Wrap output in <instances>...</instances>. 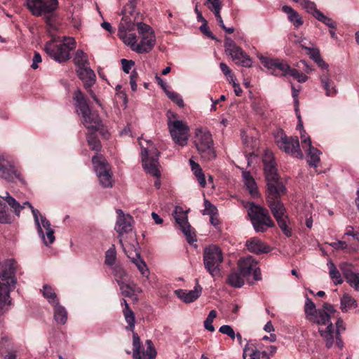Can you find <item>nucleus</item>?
I'll list each match as a JSON object with an SVG mask.
<instances>
[{"instance_id": "1", "label": "nucleus", "mask_w": 359, "mask_h": 359, "mask_svg": "<svg viewBox=\"0 0 359 359\" xmlns=\"http://www.w3.org/2000/svg\"><path fill=\"white\" fill-rule=\"evenodd\" d=\"M16 270V262L13 259H6L0 273V315L8 311L12 304L10 293L17 283Z\"/></svg>"}, {"instance_id": "2", "label": "nucleus", "mask_w": 359, "mask_h": 359, "mask_svg": "<svg viewBox=\"0 0 359 359\" xmlns=\"http://www.w3.org/2000/svg\"><path fill=\"white\" fill-rule=\"evenodd\" d=\"M286 190L283 188L279 191L266 192V201L271 214L276 219L277 224L283 233L287 237L292 236L291 229L288 226L289 219L287 210L280 201V198L286 194Z\"/></svg>"}, {"instance_id": "3", "label": "nucleus", "mask_w": 359, "mask_h": 359, "mask_svg": "<svg viewBox=\"0 0 359 359\" xmlns=\"http://www.w3.org/2000/svg\"><path fill=\"white\" fill-rule=\"evenodd\" d=\"M139 144L142 149V161L144 170L149 175L156 177L154 182V186L159 189L161 187V172L158 169L159 162L158 156L160 152L150 140H144V142L140 140Z\"/></svg>"}, {"instance_id": "4", "label": "nucleus", "mask_w": 359, "mask_h": 359, "mask_svg": "<svg viewBox=\"0 0 359 359\" xmlns=\"http://www.w3.org/2000/svg\"><path fill=\"white\" fill-rule=\"evenodd\" d=\"M245 208L248 210V215L256 232L263 233L266 231L269 228L275 226V223L266 208L253 202L248 203Z\"/></svg>"}, {"instance_id": "5", "label": "nucleus", "mask_w": 359, "mask_h": 359, "mask_svg": "<svg viewBox=\"0 0 359 359\" xmlns=\"http://www.w3.org/2000/svg\"><path fill=\"white\" fill-rule=\"evenodd\" d=\"M76 47V41L72 37H65L62 43H56L55 39L46 42L45 52L55 61L62 63L70 59V51Z\"/></svg>"}, {"instance_id": "6", "label": "nucleus", "mask_w": 359, "mask_h": 359, "mask_svg": "<svg viewBox=\"0 0 359 359\" xmlns=\"http://www.w3.org/2000/svg\"><path fill=\"white\" fill-rule=\"evenodd\" d=\"M304 311L308 319L318 325H326L337 313L333 306L328 303H324L323 309H316L315 304L309 298L306 299Z\"/></svg>"}, {"instance_id": "7", "label": "nucleus", "mask_w": 359, "mask_h": 359, "mask_svg": "<svg viewBox=\"0 0 359 359\" xmlns=\"http://www.w3.org/2000/svg\"><path fill=\"white\" fill-rule=\"evenodd\" d=\"M194 144L201 157L205 160L210 161L215 158L212 135L207 129L196 130Z\"/></svg>"}, {"instance_id": "8", "label": "nucleus", "mask_w": 359, "mask_h": 359, "mask_svg": "<svg viewBox=\"0 0 359 359\" xmlns=\"http://www.w3.org/2000/svg\"><path fill=\"white\" fill-rule=\"evenodd\" d=\"M278 148L292 156L303 158L304 154L299 147L297 137H287L285 132L279 129L274 135Z\"/></svg>"}, {"instance_id": "9", "label": "nucleus", "mask_w": 359, "mask_h": 359, "mask_svg": "<svg viewBox=\"0 0 359 359\" xmlns=\"http://www.w3.org/2000/svg\"><path fill=\"white\" fill-rule=\"evenodd\" d=\"M325 325H327L325 330H321L320 328L319 332L325 341L326 347L330 348L333 346L335 340L336 346L341 349L344 344L340 337V332L346 330L343 320L341 318H337L335 331L332 322H330V319Z\"/></svg>"}, {"instance_id": "10", "label": "nucleus", "mask_w": 359, "mask_h": 359, "mask_svg": "<svg viewBox=\"0 0 359 359\" xmlns=\"http://www.w3.org/2000/svg\"><path fill=\"white\" fill-rule=\"evenodd\" d=\"M223 262L222 250L217 245H209L203 252V263L205 269L212 276L219 273V266Z\"/></svg>"}, {"instance_id": "11", "label": "nucleus", "mask_w": 359, "mask_h": 359, "mask_svg": "<svg viewBox=\"0 0 359 359\" xmlns=\"http://www.w3.org/2000/svg\"><path fill=\"white\" fill-rule=\"evenodd\" d=\"M92 162L101 185L104 188L111 187L110 166L105 158L101 154H97L93 157Z\"/></svg>"}, {"instance_id": "12", "label": "nucleus", "mask_w": 359, "mask_h": 359, "mask_svg": "<svg viewBox=\"0 0 359 359\" xmlns=\"http://www.w3.org/2000/svg\"><path fill=\"white\" fill-rule=\"evenodd\" d=\"M27 6L32 15L41 16L54 12L58 2L57 0H27Z\"/></svg>"}, {"instance_id": "13", "label": "nucleus", "mask_w": 359, "mask_h": 359, "mask_svg": "<svg viewBox=\"0 0 359 359\" xmlns=\"http://www.w3.org/2000/svg\"><path fill=\"white\" fill-rule=\"evenodd\" d=\"M170 133L175 142L184 146L188 140L189 127L181 121H170L168 123Z\"/></svg>"}, {"instance_id": "14", "label": "nucleus", "mask_w": 359, "mask_h": 359, "mask_svg": "<svg viewBox=\"0 0 359 359\" xmlns=\"http://www.w3.org/2000/svg\"><path fill=\"white\" fill-rule=\"evenodd\" d=\"M257 265V261L252 256L242 257L238 262V270L242 273L243 276L247 278L252 273L254 280H259L262 278L261 271Z\"/></svg>"}, {"instance_id": "15", "label": "nucleus", "mask_w": 359, "mask_h": 359, "mask_svg": "<svg viewBox=\"0 0 359 359\" xmlns=\"http://www.w3.org/2000/svg\"><path fill=\"white\" fill-rule=\"evenodd\" d=\"M173 216L176 222L180 225L181 230L187 237L189 243L191 244L196 241V236L191 232V226L188 222L187 216L181 207H176Z\"/></svg>"}, {"instance_id": "16", "label": "nucleus", "mask_w": 359, "mask_h": 359, "mask_svg": "<svg viewBox=\"0 0 359 359\" xmlns=\"http://www.w3.org/2000/svg\"><path fill=\"white\" fill-rule=\"evenodd\" d=\"M264 171L266 180L267 189L266 192L279 191L280 188L286 190L284 184L279 180L276 165H269L264 167Z\"/></svg>"}, {"instance_id": "17", "label": "nucleus", "mask_w": 359, "mask_h": 359, "mask_svg": "<svg viewBox=\"0 0 359 359\" xmlns=\"http://www.w3.org/2000/svg\"><path fill=\"white\" fill-rule=\"evenodd\" d=\"M116 212L118 216L116 222L115 230L118 233L120 244L122 248H125L121 236L123 234L128 233L132 231L133 217L128 215H126L120 209H118Z\"/></svg>"}, {"instance_id": "18", "label": "nucleus", "mask_w": 359, "mask_h": 359, "mask_svg": "<svg viewBox=\"0 0 359 359\" xmlns=\"http://www.w3.org/2000/svg\"><path fill=\"white\" fill-rule=\"evenodd\" d=\"M0 177L8 182H13L15 179L22 181L20 174L15 169L13 162L0 156Z\"/></svg>"}, {"instance_id": "19", "label": "nucleus", "mask_w": 359, "mask_h": 359, "mask_svg": "<svg viewBox=\"0 0 359 359\" xmlns=\"http://www.w3.org/2000/svg\"><path fill=\"white\" fill-rule=\"evenodd\" d=\"M134 246H128L127 248H123L124 252L127 255L128 257L130 259L131 262L136 266V267L138 269L140 273L146 277L147 278H149V269L145 263V262L141 258L140 253L137 252L136 250H134V255L132 252L133 248Z\"/></svg>"}, {"instance_id": "20", "label": "nucleus", "mask_w": 359, "mask_h": 359, "mask_svg": "<svg viewBox=\"0 0 359 359\" xmlns=\"http://www.w3.org/2000/svg\"><path fill=\"white\" fill-rule=\"evenodd\" d=\"M339 269L347 283L355 290L359 291V273L354 271L353 266L347 262H342L339 264Z\"/></svg>"}, {"instance_id": "21", "label": "nucleus", "mask_w": 359, "mask_h": 359, "mask_svg": "<svg viewBox=\"0 0 359 359\" xmlns=\"http://www.w3.org/2000/svg\"><path fill=\"white\" fill-rule=\"evenodd\" d=\"M202 287L198 284V280L196 279V285L192 290L179 289L175 290L176 296L185 304H189L196 301L202 293Z\"/></svg>"}, {"instance_id": "22", "label": "nucleus", "mask_w": 359, "mask_h": 359, "mask_svg": "<svg viewBox=\"0 0 359 359\" xmlns=\"http://www.w3.org/2000/svg\"><path fill=\"white\" fill-rule=\"evenodd\" d=\"M259 60L265 67L273 70L272 74L276 76H280V73L285 72V70L289 69V65L287 63L278 59H271L267 57L261 56Z\"/></svg>"}, {"instance_id": "23", "label": "nucleus", "mask_w": 359, "mask_h": 359, "mask_svg": "<svg viewBox=\"0 0 359 359\" xmlns=\"http://www.w3.org/2000/svg\"><path fill=\"white\" fill-rule=\"evenodd\" d=\"M320 81L323 89L327 97H334L337 94L336 85L331 78L330 73L323 72L320 76Z\"/></svg>"}, {"instance_id": "24", "label": "nucleus", "mask_w": 359, "mask_h": 359, "mask_svg": "<svg viewBox=\"0 0 359 359\" xmlns=\"http://www.w3.org/2000/svg\"><path fill=\"white\" fill-rule=\"evenodd\" d=\"M76 73L79 79L83 81L86 88H90L95 83V74L88 65L76 69Z\"/></svg>"}, {"instance_id": "25", "label": "nucleus", "mask_w": 359, "mask_h": 359, "mask_svg": "<svg viewBox=\"0 0 359 359\" xmlns=\"http://www.w3.org/2000/svg\"><path fill=\"white\" fill-rule=\"evenodd\" d=\"M229 55L237 65L245 67H250L252 66V62L250 57L241 47L236 48L230 52Z\"/></svg>"}, {"instance_id": "26", "label": "nucleus", "mask_w": 359, "mask_h": 359, "mask_svg": "<svg viewBox=\"0 0 359 359\" xmlns=\"http://www.w3.org/2000/svg\"><path fill=\"white\" fill-rule=\"evenodd\" d=\"M156 43L154 34L142 36V39L137 46H135V52L138 53H146L151 50Z\"/></svg>"}, {"instance_id": "27", "label": "nucleus", "mask_w": 359, "mask_h": 359, "mask_svg": "<svg viewBox=\"0 0 359 359\" xmlns=\"http://www.w3.org/2000/svg\"><path fill=\"white\" fill-rule=\"evenodd\" d=\"M246 247L250 252L257 255L266 253L269 251V247H267L261 240L255 237L251 238L246 241Z\"/></svg>"}, {"instance_id": "28", "label": "nucleus", "mask_w": 359, "mask_h": 359, "mask_svg": "<svg viewBox=\"0 0 359 359\" xmlns=\"http://www.w3.org/2000/svg\"><path fill=\"white\" fill-rule=\"evenodd\" d=\"M83 123L88 129L97 130L101 126V120L97 114L90 111L87 116H83Z\"/></svg>"}, {"instance_id": "29", "label": "nucleus", "mask_w": 359, "mask_h": 359, "mask_svg": "<svg viewBox=\"0 0 359 359\" xmlns=\"http://www.w3.org/2000/svg\"><path fill=\"white\" fill-rule=\"evenodd\" d=\"M282 11L287 14L289 21L293 24L295 28H299L303 25L304 21L302 16L291 6H283Z\"/></svg>"}, {"instance_id": "30", "label": "nucleus", "mask_w": 359, "mask_h": 359, "mask_svg": "<svg viewBox=\"0 0 359 359\" xmlns=\"http://www.w3.org/2000/svg\"><path fill=\"white\" fill-rule=\"evenodd\" d=\"M245 278L238 269L233 270L228 275L226 283L233 287H241L245 283Z\"/></svg>"}, {"instance_id": "31", "label": "nucleus", "mask_w": 359, "mask_h": 359, "mask_svg": "<svg viewBox=\"0 0 359 359\" xmlns=\"http://www.w3.org/2000/svg\"><path fill=\"white\" fill-rule=\"evenodd\" d=\"M123 314L128 323V326L126 327V330L133 332L135 325V316L126 301H125V307L123 310Z\"/></svg>"}, {"instance_id": "32", "label": "nucleus", "mask_w": 359, "mask_h": 359, "mask_svg": "<svg viewBox=\"0 0 359 359\" xmlns=\"http://www.w3.org/2000/svg\"><path fill=\"white\" fill-rule=\"evenodd\" d=\"M307 154V161L311 166L317 167L318 163L320 161V151L309 144V147L304 148Z\"/></svg>"}, {"instance_id": "33", "label": "nucleus", "mask_w": 359, "mask_h": 359, "mask_svg": "<svg viewBox=\"0 0 359 359\" xmlns=\"http://www.w3.org/2000/svg\"><path fill=\"white\" fill-rule=\"evenodd\" d=\"M128 32H118V35L125 44L129 46L133 50L135 51V46H137V36L135 34H128Z\"/></svg>"}, {"instance_id": "34", "label": "nucleus", "mask_w": 359, "mask_h": 359, "mask_svg": "<svg viewBox=\"0 0 359 359\" xmlns=\"http://www.w3.org/2000/svg\"><path fill=\"white\" fill-rule=\"evenodd\" d=\"M260 352L255 344L247 343L243 349V359H260Z\"/></svg>"}, {"instance_id": "35", "label": "nucleus", "mask_w": 359, "mask_h": 359, "mask_svg": "<svg viewBox=\"0 0 359 359\" xmlns=\"http://www.w3.org/2000/svg\"><path fill=\"white\" fill-rule=\"evenodd\" d=\"M327 266L329 269V275L330 278L334 282V285H340L343 283V279L341 278L339 271L337 269L334 264L332 260H328Z\"/></svg>"}, {"instance_id": "36", "label": "nucleus", "mask_w": 359, "mask_h": 359, "mask_svg": "<svg viewBox=\"0 0 359 359\" xmlns=\"http://www.w3.org/2000/svg\"><path fill=\"white\" fill-rule=\"evenodd\" d=\"M54 318L55 321L60 324H65L67 320V312L66 309L57 304H54Z\"/></svg>"}, {"instance_id": "37", "label": "nucleus", "mask_w": 359, "mask_h": 359, "mask_svg": "<svg viewBox=\"0 0 359 359\" xmlns=\"http://www.w3.org/2000/svg\"><path fill=\"white\" fill-rule=\"evenodd\" d=\"M358 304L356 300L349 294H345L341 299V309L343 312H347L353 308H356Z\"/></svg>"}, {"instance_id": "38", "label": "nucleus", "mask_w": 359, "mask_h": 359, "mask_svg": "<svg viewBox=\"0 0 359 359\" xmlns=\"http://www.w3.org/2000/svg\"><path fill=\"white\" fill-rule=\"evenodd\" d=\"M123 18L118 26V31H131L134 28L133 22L136 20L135 17H131L126 14H122Z\"/></svg>"}, {"instance_id": "39", "label": "nucleus", "mask_w": 359, "mask_h": 359, "mask_svg": "<svg viewBox=\"0 0 359 359\" xmlns=\"http://www.w3.org/2000/svg\"><path fill=\"white\" fill-rule=\"evenodd\" d=\"M73 61L77 69L89 65L87 54L81 49L76 50Z\"/></svg>"}, {"instance_id": "40", "label": "nucleus", "mask_w": 359, "mask_h": 359, "mask_svg": "<svg viewBox=\"0 0 359 359\" xmlns=\"http://www.w3.org/2000/svg\"><path fill=\"white\" fill-rule=\"evenodd\" d=\"M299 4L315 18L318 17V13L321 12L317 9L316 4L310 0H299Z\"/></svg>"}, {"instance_id": "41", "label": "nucleus", "mask_w": 359, "mask_h": 359, "mask_svg": "<svg viewBox=\"0 0 359 359\" xmlns=\"http://www.w3.org/2000/svg\"><path fill=\"white\" fill-rule=\"evenodd\" d=\"M114 275L115 280L117 282L118 286L125 282L130 280L128 279V273L121 266H116L113 269Z\"/></svg>"}, {"instance_id": "42", "label": "nucleus", "mask_w": 359, "mask_h": 359, "mask_svg": "<svg viewBox=\"0 0 359 359\" xmlns=\"http://www.w3.org/2000/svg\"><path fill=\"white\" fill-rule=\"evenodd\" d=\"M123 295L128 297H133L136 292V284L133 281L128 280L119 285Z\"/></svg>"}, {"instance_id": "43", "label": "nucleus", "mask_w": 359, "mask_h": 359, "mask_svg": "<svg viewBox=\"0 0 359 359\" xmlns=\"http://www.w3.org/2000/svg\"><path fill=\"white\" fill-rule=\"evenodd\" d=\"M280 76H287L290 75L292 76L294 79H297L299 83H304L308 80V76L304 74L299 72L296 69H292L289 66V69L285 70V72L280 73Z\"/></svg>"}, {"instance_id": "44", "label": "nucleus", "mask_w": 359, "mask_h": 359, "mask_svg": "<svg viewBox=\"0 0 359 359\" xmlns=\"http://www.w3.org/2000/svg\"><path fill=\"white\" fill-rule=\"evenodd\" d=\"M1 198H3L8 205L13 209L14 212L19 216L21 210L24 208V206H21V205L14 198L11 196L8 192H6V196H2Z\"/></svg>"}, {"instance_id": "45", "label": "nucleus", "mask_w": 359, "mask_h": 359, "mask_svg": "<svg viewBox=\"0 0 359 359\" xmlns=\"http://www.w3.org/2000/svg\"><path fill=\"white\" fill-rule=\"evenodd\" d=\"M41 291L43 297L48 299L50 304H57L58 299L57 295L50 286L44 285Z\"/></svg>"}, {"instance_id": "46", "label": "nucleus", "mask_w": 359, "mask_h": 359, "mask_svg": "<svg viewBox=\"0 0 359 359\" xmlns=\"http://www.w3.org/2000/svg\"><path fill=\"white\" fill-rule=\"evenodd\" d=\"M137 0H128V3L124 6L122 14H126L131 17H135L139 13L136 12Z\"/></svg>"}, {"instance_id": "47", "label": "nucleus", "mask_w": 359, "mask_h": 359, "mask_svg": "<svg viewBox=\"0 0 359 359\" xmlns=\"http://www.w3.org/2000/svg\"><path fill=\"white\" fill-rule=\"evenodd\" d=\"M87 141L91 149L96 151H100L101 150V143L97 137L93 134L88 135Z\"/></svg>"}, {"instance_id": "48", "label": "nucleus", "mask_w": 359, "mask_h": 359, "mask_svg": "<svg viewBox=\"0 0 359 359\" xmlns=\"http://www.w3.org/2000/svg\"><path fill=\"white\" fill-rule=\"evenodd\" d=\"M116 262V250L114 245H112L107 252L105 255V264L108 266H112Z\"/></svg>"}, {"instance_id": "49", "label": "nucleus", "mask_w": 359, "mask_h": 359, "mask_svg": "<svg viewBox=\"0 0 359 359\" xmlns=\"http://www.w3.org/2000/svg\"><path fill=\"white\" fill-rule=\"evenodd\" d=\"M245 184L248 190L249 191L250 194L253 197L258 196L259 194H258L257 187L256 182L253 178L247 179L246 182H245Z\"/></svg>"}, {"instance_id": "50", "label": "nucleus", "mask_w": 359, "mask_h": 359, "mask_svg": "<svg viewBox=\"0 0 359 359\" xmlns=\"http://www.w3.org/2000/svg\"><path fill=\"white\" fill-rule=\"evenodd\" d=\"M31 210H32V212L34 216V222L37 226L38 233L41 238H44V232L41 227L40 222H39V217L41 218V216H42V215H41L40 212L38 210L34 208V207H32V208H31Z\"/></svg>"}, {"instance_id": "51", "label": "nucleus", "mask_w": 359, "mask_h": 359, "mask_svg": "<svg viewBox=\"0 0 359 359\" xmlns=\"http://www.w3.org/2000/svg\"><path fill=\"white\" fill-rule=\"evenodd\" d=\"M316 19L320 21L331 29H336L337 27L336 22L333 21L330 18L325 15L322 12H320V13H318V17Z\"/></svg>"}, {"instance_id": "52", "label": "nucleus", "mask_w": 359, "mask_h": 359, "mask_svg": "<svg viewBox=\"0 0 359 359\" xmlns=\"http://www.w3.org/2000/svg\"><path fill=\"white\" fill-rule=\"evenodd\" d=\"M137 27L138 33L141 36H144L148 34H154V32L152 29V28L149 25H146L144 23L138 22L137 24Z\"/></svg>"}, {"instance_id": "53", "label": "nucleus", "mask_w": 359, "mask_h": 359, "mask_svg": "<svg viewBox=\"0 0 359 359\" xmlns=\"http://www.w3.org/2000/svg\"><path fill=\"white\" fill-rule=\"evenodd\" d=\"M167 96L175 103H176L180 107H184V101L182 96L177 93L165 90Z\"/></svg>"}, {"instance_id": "54", "label": "nucleus", "mask_w": 359, "mask_h": 359, "mask_svg": "<svg viewBox=\"0 0 359 359\" xmlns=\"http://www.w3.org/2000/svg\"><path fill=\"white\" fill-rule=\"evenodd\" d=\"M75 107L76 109V111L79 114H81L82 115V117L87 116V114H89V112L91 111L87 103V101L80 103H75Z\"/></svg>"}, {"instance_id": "55", "label": "nucleus", "mask_w": 359, "mask_h": 359, "mask_svg": "<svg viewBox=\"0 0 359 359\" xmlns=\"http://www.w3.org/2000/svg\"><path fill=\"white\" fill-rule=\"evenodd\" d=\"M145 344L147 345V350L146 352L143 353L148 355L150 358H155L157 353L152 341L147 339L145 341Z\"/></svg>"}, {"instance_id": "56", "label": "nucleus", "mask_w": 359, "mask_h": 359, "mask_svg": "<svg viewBox=\"0 0 359 359\" xmlns=\"http://www.w3.org/2000/svg\"><path fill=\"white\" fill-rule=\"evenodd\" d=\"M302 48L307 50V54L310 58L313 60L315 62L320 57V51L317 48H309L305 46L304 44L301 45Z\"/></svg>"}, {"instance_id": "57", "label": "nucleus", "mask_w": 359, "mask_h": 359, "mask_svg": "<svg viewBox=\"0 0 359 359\" xmlns=\"http://www.w3.org/2000/svg\"><path fill=\"white\" fill-rule=\"evenodd\" d=\"M219 331L224 334H226L232 339H234L236 338L235 332L230 325H222L219 327Z\"/></svg>"}, {"instance_id": "58", "label": "nucleus", "mask_w": 359, "mask_h": 359, "mask_svg": "<svg viewBox=\"0 0 359 359\" xmlns=\"http://www.w3.org/2000/svg\"><path fill=\"white\" fill-rule=\"evenodd\" d=\"M205 209L203 210V215H215L217 214V208L212 205L209 201L205 200L204 201Z\"/></svg>"}, {"instance_id": "59", "label": "nucleus", "mask_w": 359, "mask_h": 359, "mask_svg": "<svg viewBox=\"0 0 359 359\" xmlns=\"http://www.w3.org/2000/svg\"><path fill=\"white\" fill-rule=\"evenodd\" d=\"M264 167L269 165H276L273 154L269 150H266L263 156Z\"/></svg>"}, {"instance_id": "60", "label": "nucleus", "mask_w": 359, "mask_h": 359, "mask_svg": "<svg viewBox=\"0 0 359 359\" xmlns=\"http://www.w3.org/2000/svg\"><path fill=\"white\" fill-rule=\"evenodd\" d=\"M238 46L235 42L229 37L226 36L224 39L225 51L229 54L230 52L235 50Z\"/></svg>"}, {"instance_id": "61", "label": "nucleus", "mask_w": 359, "mask_h": 359, "mask_svg": "<svg viewBox=\"0 0 359 359\" xmlns=\"http://www.w3.org/2000/svg\"><path fill=\"white\" fill-rule=\"evenodd\" d=\"M205 5L211 11L222 9V3L219 0H206Z\"/></svg>"}, {"instance_id": "62", "label": "nucleus", "mask_w": 359, "mask_h": 359, "mask_svg": "<svg viewBox=\"0 0 359 359\" xmlns=\"http://www.w3.org/2000/svg\"><path fill=\"white\" fill-rule=\"evenodd\" d=\"M46 238L44 236V238H41L44 242V244L48 245L52 244L55 241L54 231L52 229L46 230Z\"/></svg>"}, {"instance_id": "63", "label": "nucleus", "mask_w": 359, "mask_h": 359, "mask_svg": "<svg viewBox=\"0 0 359 359\" xmlns=\"http://www.w3.org/2000/svg\"><path fill=\"white\" fill-rule=\"evenodd\" d=\"M200 30L201 32L207 36L208 37L212 39H216L215 36L212 34L211 31L210 30L209 27L208 26V22H203L202 25L200 27Z\"/></svg>"}, {"instance_id": "64", "label": "nucleus", "mask_w": 359, "mask_h": 359, "mask_svg": "<svg viewBox=\"0 0 359 359\" xmlns=\"http://www.w3.org/2000/svg\"><path fill=\"white\" fill-rule=\"evenodd\" d=\"M219 67L221 69V71L226 76V78L228 79H231V81H233V75L231 74V71L230 68L227 66V65L224 62H221L219 64Z\"/></svg>"}]
</instances>
